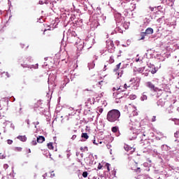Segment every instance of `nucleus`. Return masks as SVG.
I'll use <instances>...</instances> for the list:
<instances>
[{"instance_id": "nucleus-1", "label": "nucleus", "mask_w": 179, "mask_h": 179, "mask_svg": "<svg viewBox=\"0 0 179 179\" xmlns=\"http://www.w3.org/2000/svg\"><path fill=\"white\" fill-rule=\"evenodd\" d=\"M120 117H121V112L117 109H113L108 112L106 120L108 122H117L120 121Z\"/></svg>"}, {"instance_id": "nucleus-2", "label": "nucleus", "mask_w": 179, "mask_h": 179, "mask_svg": "<svg viewBox=\"0 0 179 179\" xmlns=\"http://www.w3.org/2000/svg\"><path fill=\"white\" fill-rule=\"evenodd\" d=\"M130 125H131L134 129H141V122H139V117L138 116H130Z\"/></svg>"}, {"instance_id": "nucleus-3", "label": "nucleus", "mask_w": 179, "mask_h": 179, "mask_svg": "<svg viewBox=\"0 0 179 179\" xmlns=\"http://www.w3.org/2000/svg\"><path fill=\"white\" fill-rule=\"evenodd\" d=\"M129 83L130 86H132V85H134V90H138V87H139V85H141V78L138 77L132 78L129 81Z\"/></svg>"}, {"instance_id": "nucleus-4", "label": "nucleus", "mask_w": 179, "mask_h": 179, "mask_svg": "<svg viewBox=\"0 0 179 179\" xmlns=\"http://www.w3.org/2000/svg\"><path fill=\"white\" fill-rule=\"evenodd\" d=\"M142 143L143 148H144V149H148L149 150L152 149V145L150 140L145 139L143 141Z\"/></svg>"}, {"instance_id": "nucleus-5", "label": "nucleus", "mask_w": 179, "mask_h": 179, "mask_svg": "<svg viewBox=\"0 0 179 179\" xmlns=\"http://www.w3.org/2000/svg\"><path fill=\"white\" fill-rule=\"evenodd\" d=\"M146 86L147 87H149V89H151V90H153L154 92H157V87H155V85L152 83V82H147Z\"/></svg>"}, {"instance_id": "nucleus-6", "label": "nucleus", "mask_w": 179, "mask_h": 179, "mask_svg": "<svg viewBox=\"0 0 179 179\" xmlns=\"http://www.w3.org/2000/svg\"><path fill=\"white\" fill-rule=\"evenodd\" d=\"M85 150H83V148H80V151H78L76 152V156L79 157L80 156V157H83L85 156Z\"/></svg>"}, {"instance_id": "nucleus-7", "label": "nucleus", "mask_w": 179, "mask_h": 179, "mask_svg": "<svg viewBox=\"0 0 179 179\" xmlns=\"http://www.w3.org/2000/svg\"><path fill=\"white\" fill-rule=\"evenodd\" d=\"M44 141H45V138L44 136H39L38 137H37L38 143H43V142H44Z\"/></svg>"}, {"instance_id": "nucleus-8", "label": "nucleus", "mask_w": 179, "mask_h": 179, "mask_svg": "<svg viewBox=\"0 0 179 179\" xmlns=\"http://www.w3.org/2000/svg\"><path fill=\"white\" fill-rule=\"evenodd\" d=\"M9 73L8 72H3L1 73V78H3L4 79H8V78H10Z\"/></svg>"}, {"instance_id": "nucleus-9", "label": "nucleus", "mask_w": 179, "mask_h": 179, "mask_svg": "<svg viewBox=\"0 0 179 179\" xmlns=\"http://www.w3.org/2000/svg\"><path fill=\"white\" fill-rule=\"evenodd\" d=\"M124 150H127V152H129V150H131V152H135V148H130L129 145H125Z\"/></svg>"}, {"instance_id": "nucleus-10", "label": "nucleus", "mask_w": 179, "mask_h": 179, "mask_svg": "<svg viewBox=\"0 0 179 179\" xmlns=\"http://www.w3.org/2000/svg\"><path fill=\"white\" fill-rule=\"evenodd\" d=\"M17 139H19L22 142H26V141H27V138H26V136H19L17 137Z\"/></svg>"}, {"instance_id": "nucleus-11", "label": "nucleus", "mask_w": 179, "mask_h": 179, "mask_svg": "<svg viewBox=\"0 0 179 179\" xmlns=\"http://www.w3.org/2000/svg\"><path fill=\"white\" fill-rule=\"evenodd\" d=\"M144 33L145 34H153V29L152 28H148Z\"/></svg>"}, {"instance_id": "nucleus-12", "label": "nucleus", "mask_w": 179, "mask_h": 179, "mask_svg": "<svg viewBox=\"0 0 179 179\" xmlns=\"http://www.w3.org/2000/svg\"><path fill=\"white\" fill-rule=\"evenodd\" d=\"M111 131L112 132H113V134H117V132H118V127L117 126L113 127L111 128Z\"/></svg>"}, {"instance_id": "nucleus-13", "label": "nucleus", "mask_w": 179, "mask_h": 179, "mask_svg": "<svg viewBox=\"0 0 179 179\" xmlns=\"http://www.w3.org/2000/svg\"><path fill=\"white\" fill-rule=\"evenodd\" d=\"M81 138L87 140L89 139V135H87V133H82Z\"/></svg>"}, {"instance_id": "nucleus-14", "label": "nucleus", "mask_w": 179, "mask_h": 179, "mask_svg": "<svg viewBox=\"0 0 179 179\" xmlns=\"http://www.w3.org/2000/svg\"><path fill=\"white\" fill-rule=\"evenodd\" d=\"M47 146L50 150H54V145H52V143H48Z\"/></svg>"}, {"instance_id": "nucleus-15", "label": "nucleus", "mask_w": 179, "mask_h": 179, "mask_svg": "<svg viewBox=\"0 0 179 179\" xmlns=\"http://www.w3.org/2000/svg\"><path fill=\"white\" fill-rule=\"evenodd\" d=\"M120 68H121V63H119L113 69L114 72H117L120 69Z\"/></svg>"}, {"instance_id": "nucleus-16", "label": "nucleus", "mask_w": 179, "mask_h": 179, "mask_svg": "<svg viewBox=\"0 0 179 179\" xmlns=\"http://www.w3.org/2000/svg\"><path fill=\"white\" fill-rule=\"evenodd\" d=\"M114 56H110L108 60V64H114Z\"/></svg>"}, {"instance_id": "nucleus-17", "label": "nucleus", "mask_w": 179, "mask_h": 179, "mask_svg": "<svg viewBox=\"0 0 179 179\" xmlns=\"http://www.w3.org/2000/svg\"><path fill=\"white\" fill-rule=\"evenodd\" d=\"M162 150H170V147L167 146V145H162Z\"/></svg>"}, {"instance_id": "nucleus-18", "label": "nucleus", "mask_w": 179, "mask_h": 179, "mask_svg": "<svg viewBox=\"0 0 179 179\" xmlns=\"http://www.w3.org/2000/svg\"><path fill=\"white\" fill-rule=\"evenodd\" d=\"M146 36V33L145 32H141V38L140 40H145V37Z\"/></svg>"}, {"instance_id": "nucleus-19", "label": "nucleus", "mask_w": 179, "mask_h": 179, "mask_svg": "<svg viewBox=\"0 0 179 179\" xmlns=\"http://www.w3.org/2000/svg\"><path fill=\"white\" fill-rule=\"evenodd\" d=\"M130 117H138V113L136 110H133Z\"/></svg>"}, {"instance_id": "nucleus-20", "label": "nucleus", "mask_w": 179, "mask_h": 179, "mask_svg": "<svg viewBox=\"0 0 179 179\" xmlns=\"http://www.w3.org/2000/svg\"><path fill=\"white\" fill-rule=\"evenodd\" d=\"M115 90H121V86H116L113 88V91L115 92Z\"/></svg>"}, {"instance_id": "nucleus-21", "label": "nucleus", "mask_w": 179, "mask_h": 179, "mask_svg": "<svg viewBox=\"0 0 179 179\" xmlns=\"http://www.w3.org/2000/svg\"><path fill=\"white\" fill-rule=\"evenodd\" d=\"M174 136H175V138H176V139H179V129H178V130L174 134Z\"/></svg>"}, {"instance_id": "nucleus-22", "label": "nucleus", "mask_w": 179, "mask_h": 179, "mask_svg": "<svg viewBox=\"0 0 179 179\" xmlns=\"http://www.w3.org/2000/svg\"><path fill=\"white\" fill-rule=\"evenodd\" d=\"M141 100L143 101H144V100H148V96H146L145 94H143L141 96Z\"/></svg>"}, {"instance_id": "nucleus-23", "label": "nucleus", "mask_w": 179, "mask_h": 179, "mask_svg": "<svg viewBox=\"0 0 179 179\" xmlns=\"http://www.w3.org/2000/svg\"><path fill=\"white\" fill-rule=\"evenodd\" d=\"M128 87H131V84H129L128 83V84H124V89L127 90V89H128Z\"/></svg>"}, {"instance_id": "nucleus-24", "label": "nucleus", "mask_w": 179, "mask_h": 179, "mask_svg": "<svg viewBox=\"0 0 179 179\" xmlns=\"http://www.w3.org/2000/svg\"><path fill=\"white\" fill-rule=\"evenodd\" d=\"M110 164L108 163H106L105 165V167H106L108 171H110Z\"/></svg>"}, {"instance_id": "nucleus-25", "label": "nucleus", "mask_w": 179, "mask_h": 179, "mask_svg": "<svg viewBox=\"0 0 179 179\" xmlns=\"http://www.w3.org/2000/svg\"><path fill=\"white\" fill-rule=\"evenodd\" d=\"M87 171H85L83 173V177H84V178H86L87 177Z\"/></svg>"}, {"instance_id": "nucleus-26", "label": "nucleus", "mask_w": 179, "mask_h": 179, "mask_svg": "<svg viewBox=\"0 0 179 179\" xmlns=\"http://www.w3.org/2000/svg\"><path fill=\"white\" fill-rule=\"evenodd\" d=\"M98 111L99 114H101L103 111H104V110L103 109V108H98Z\"/></svg>"}, {"instance_id": "nucleus-27", "label": "nucleus", "mask_w": 179, "mask_h": 179, "mask_svg": "<svg viewBox=\"0 0 179 179\" xmlns=\"http://www.w3.org/2000/svg\"><path fill=\"white\" fill-rule=\"evenodd\" d=\"M97 169H98V170H101L103 169V165H101V164L99 163Z\"/></svg>"}, {"instance_id": "nucleus-28", "label": "nucleus", "mask_w": 179, "mask_h": 179, "mask_svg": "<svg viewBox=\"0 0 179 179\" xmlns=\"http://www.w3.org/2000/svg\"><path fill=\"white\" fill-rule=\"evenodd\" d=\"M136 99V95H131L130 96V99L131 100H135Z\"/></svg>"}, {"instance_id": "nucleus-29", "label": "nucleus", "mask_w": 179, "mask_h": 179, "mask_svg": "<svg viewBox=\"0 0 179 179\" xmlns=\"http://www.w3.org/2000/svg\"><path fill=\"white\" fill-rule=\"evenodd\" d=\"M7 143H8V145H12V143H13V141L10 140V139H8V140L7 141Z\"/></svg>"}, {"instance_id": "nucleus-30", "label": "nucleus", "mask_w": 179, "mask_h": 179, "mask_svg": "<svg viewBox=\"0 0 179 179\" xmlns=\"http://www.w3.org/2000/svg\"><path fill=\"white\" fill-rule=\"evenodd\" d=\"M98 83H99V86H102L103 83H104V81H103V80L98 81Z\"/></svg>"}, {"instance_id": "nucleus-31", "label": "nucleus", "mask_w": 179, "mask_h": 179, "mask_svg": "<svg viewBox=\"0 0 179 179\" xmlns=\"http://www.w3.org/2000/svg\"><path fill=\"white\" fill-rule=\"evenodd\" d=\"M31 145H33L34 146H35V145H37V141H33L31 142Z\"/></svg>"}, {"instance_id": "nucleus-32", "label": "nucleus", "mask_w": 179, "mask_h": 179, "mask_svg": "<svg viewBox=\"0 0 179 179\" xmlns=\"http://www.w3.org/2000/svg\"><path fill=\"white\" fill-rule=\"evenodd\" d=\"M39 5H44V3H45V1H39Z\"/></svg>"}, {"instance_id": "nucleus-33", "label": "nucleus", "mask_w": 179, "mask_h": 179, "mask_svg": "<svg viewBox=\"0 0 179 179\" xmlns=\"http://www.w3.org/2000/svg\"><path fill=\"white\" fill-rule=\"evenodd\" d=\"M71 139L72 141H75L76 139V135H73Z\"/></svg>"}, {"instance_id": "nucleus-34", "label": "nucleus", "mask_w": 179, "mask_h": 179, "mask_svg": "<svg viewBox=\"0 0 179 179\" xmlns=\"http://www.w3.org/2000/svg\"><path fill=\"white\" fill-rule=\"evenodd\" d=\"M155 121H156V116H153L152 118V122H155Z\"/></svg>"}, {"instance_id": "nucleus-35", "label": "nucleus", "mask_w": 179, "mask_h": 179, "mask_svg": "<svg viewBox=\"0 0 179 179\" xmlns=\"http://www.w3.org/2000/svg\"><path fill=\"white\" fill-rule=\"evenodd\" d=\"M26 122L28 125H30V120H27Z\"/></svg>"}, {"instance_id": "nucleus-36", "label": "nucleus", "mask_w": 179, "mask_h": 179, "mask_svg": "<svg viewBox=\"0 0 179 179\" xmlns=\"http://www.w3.org/2000/svg\"><path fill=\"white\" fill-rule=\"evenodd\" d=\"M93 143H94V145H99L98 143H96V140H94V141H93Z\"/></svg>"}, {"instance_id": "nucleus-37", "label": "nucleus", "mask_w": 179, "mask_h": 179, "mask_svg": "<svg viewBox=\"0 0 179 179\" xmlns=\"http://www.w3.org/2000/svg\"><path fill=\"white\" fill-rule=\"evenodd\" d=\"M107 67V65L104 66L103 71H106V68Z\"/></svg>"}, {"instance_id": "nucleus-38", "label": "nucleus", "mask_w": 179, "mask_h": 179, "mask_svg": "<svg viewBox=\"0 0 179 179\" xmlns=\"http://www.w3.org/2000/svg\"><path fill=\"white\" fill-rule=\"evenodd\" d=\"M45 31H47V29H44L43 34H45Z\"/></svg>"}, {"instance_id": "nucleus-39", "label": "nucleus", "mask_w": 179, "mask_h": 179, "mask_svg": "<svg viewBox=\"0 0 179 179\" xmlns=\"http://www.w3.org/2000/svg\"><path fill=\"white\" fill-rule=\"evenodd\" d=\"M143 136H146V134H145V132L143 133Z\"/></svg>"}, {"instance_id": "nucleus-40", "label": "nucleus", "mask_w": 179, "mask_h": 179, "mask_svg": "<svg viewBox=\"0 0 179 179\" xmlns=\"http://www.w3.org/2000/svg\"><path fill=\"white\" fill-rule=\"evenodd\" d=\"M152 73H156V71H152Z\"/></svg>"}, {"instance_id": "nucleus-41", "label": "nucleus", "mask_w": 179, "mask_h": 179, "mask_svg": "<svg viewBox=\"0 0 179 179\" xmlns=\"http://www.w3.org/2000/svg\"><path fill=\"white\" fill-rule=\"evenodd\" d=\"M38 124H40V122H36V125H38Z\"/></svg>"}, {"instance_id": "nucleus-42", "label": "nucleus", "mask_w": 179, "mask_h": 179, "mask_svg": "<svg viewBox=\"0 0 179 179\" xmlns=\"http://www.w3.org/2000/svg\"><path fill=\"white\" fill-rule=\"evenodd\" d=\"M18 150L20 151L22 150V148H18Z\"/></svg>"}, {"instance_id": "nucleus-43", "label": "nucleus", "mask_w": 179, "mask_h": 179, "mask_svg": "<svg viewBox=\"0 0 179 179\" xmlns=\"http://www.w3.org/2000/svg\"><path fill=\"white\" fill-rule=\"evenodd\" d=\"M177 76L179 78V73H177Z\"/></svg>"}, {"instance_id": "nucleus-44", "label": "nucleus", "mask_w": 179, "mask_h": 179, "mask_svg": "<svg viewBox=\"0 0 179 179\" xmlns=\"http://www.w3.org/2000/svg\"><path fill=\"white\" fill-rule=\"evenodd\" d=\"M151 10L153 11V8H151Z\"/></svg>"}, {"instance_id": "nucleus-45", "label": "nucleus", "mask_w": 179, "mask_h": 179, "mask_svg": "<svg viewBox=\"0 0 179 179\" xmlns=\"http://www.w3.org/2000/svg\"><path fill=\"white\" fill-rule=\"evenodd\" d=\"M99 143H101V142H99Z\"/></svg>"}, {"instance_id": "nucleus-46", "label": "nucleus", "mask_w": 179, "mask_h": 179, "mask_svg": "<svg viewBox=\"0 0 179 179\" xmlns=\"http://www.w3.org/2000/svg\"><path fill=\"white\" fill-rule=\"evenodd\" d=\"M2 156V157H3V155H1Z\"/></svg>"}, {"instance_id": "nucleus-47", "label": "nucleus", "mask_w": 179, "mask_h": 179, "mask_svg": "<svg viewBox=\"0 0 179 179\" xmlns=\"http://www.w3.org/2000/svg\"><path fill=\"white\" fill-rule=\"evenodd\" d=\"M43 179H45V178H44Z\"/></svg>"}, {"instance_id": "nucleus-48", "label": "nucleus", "mask_w": 179, "mask_h": 179, "mask_svg": "<svg viewBox=\"0 0 179 179\" xmlns=\"http://www.w3.org/2000/svg\"><path fill=\"white\" fill-rule=\"evenodd\" d=\"M0 136H1V133H0Z\"/></svg>"}]
</instances>
